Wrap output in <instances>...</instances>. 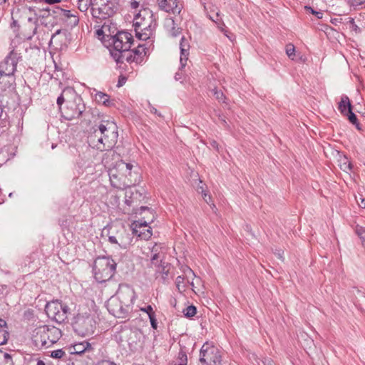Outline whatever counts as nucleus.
I'll use <instances>...</instances> for the list:
<instances>
[{
  "mask_svg": "<svg viewBox=\"0 0 365 365\" xmlns=\"http://www.w3.org/2000/svg\"><path fill=\"white\" fill-rule=\"evenodd\" d=\"M118 4L115 0H106L98 7L91 8V14L94 19L106 20L111 17L118 10Z\"/></svg>",
  "mask_w": 365,
  "mask_h": 365,
  "instance_id": "9d476101",
  "label": "nucleus"
},
{
  "mask_svg": "<svg viewBox=\"0 0 365 365\" xmlns=\"http://www.w3.org/2000/svg\"><path fill=\"white\" fill-rule=\"evenodd\" d=\"M132 168V164L123 160L117 162L114 168H110L109 178L112 187L118 190H124L130 187L132 181L128 176H131Z\"/></svg>",
  "mask_w": 365,
  "mask_h": 365,
  "instance_id": "7ed1b4c3",
  "label": "nucleus"
},
{
  "mask_svg": "<svg viewBox=\"0 0 365 365\" xmlns=\"http://www.w3.org/2000/svg\"><path fill=\"white\" fill-rule=\"evenodd\" d=\"M157 272H160V273H163V279H165V277L168 276V269H166V267L162 265V264H160L158 266V269H157Z\"/></svg>",
  "mask_w": 365,
  "mask_h": 365,
  "instance_id": "37998d69",
  "label": "nucleus"
},
{
  "mask_svg": "<svg viewBox=\"0 0 365 365\" xmlns=\"http://www.w3.org/2000/svg\"><path fill=\"white\" fill-rule=\"evenodd\" d=\"M178 359L180 360V364L182 365H187V355L184 351H180L178 354Z\"/></svg>",
  "mask_w": 365,
  "mask_h": 365,
  "instance_id": "79ce46f5",
  "label": "nucleus"
},
{
  "mask_svg": "<svg viewBox=\"0 0 365 365\" xmlns=\"http://www.w3.org/2000/svg\"><path fill=\"white\" fill-rule=\"evenodd\" d=\"M262 363L264 365H275L274 362L271 359H264Z\"/></svg>",
  "mask_w": 365,
  "mask_h": 365,
  "instance_id": "052dcab7",
  "label": "nucleus"
},
{
  "mask_svg": "<svg viewBox=\"0 0 365 365\" xmlns=\"http://www.w3.org/2000/svg\"><path fill=\"white\" fill-rule=\"evenodd\" d=\"M9 338V333L6 331V322L0 319V345L5 344Z\"/></svg>",
  "mask_w": 365,
  "mask_h": 365,
  "instance_id": "393cba45",
  "label": "nucleus"
},
{
  "mask_svg": "<svg viewBox=\"0 0 365 365\" xmlns=\"http://www.w3.org/2000/svg\"><path fill=\"white\" fill-rule=\"evenodd\" d=\"M130 4H131V7L133 9H137L140 6V1L139 0H132Z\"/></svg>",
  "mask_w": 365,
  "mask_h": 365,
  "instance_id": "13d9d810",
  "label": "nucleus"
},
{
  "mask_svg": "<svg viewBox=\"0 0 365 365\" xmlns=\"http://www.w3.org/2000/svg\"><path fill=\"white\" fill-rule=\"evenodd\" d=\"M56 14L61 16V20L68 27L73 28L77 26L79 22L78 16L72 14L69 10L58 8Z\"/></svg>",
  "mask_w": 365,
  "mask_h": 365,
  "instance_id": "dca6fc26",
  "label": "nucleus"
},
{
  "mask_svg": "<svg viewBox=\"0 0 365 365\" xmlns=\"http://www.w3.org/2000/svg\"><path fill=\"white\" fill-rule=\"evenodd\" d=\"M73 91L72 88H66L65 89H63L62 93L58 97L56 103H57V105L58 106L60 109H61V106H62V104L65 101L64 94L66 93H71Z\"/></svg>",
  "mask_w": 365,
  "mask_h": 365,
  "instance_id": "c9c22d12",
  "label": "nucleus"
},
{
  "mask_svg": "<svg viewBox=\"0 0 365 365\" xmlns=\"http://www.w3.org/2000/svg\"><path fill=\"white\" fill-rule=\"evenodd\" d=\"M118 138V126L111 120H101L93 127V132L88 137L90 146L97 150L111 149L117 143Z\"/></svg>",
  "mask_w": 365,
  "mask_h": 365,
  "instance_id": "f257e3e1",
  "label": "nucleus"
},
{
  "mask_svg": "<svg viewBox=\"0 0 365 365\" xmlns=\"http://www.w3.org/2000/svg\"><path fill=\"white\" fill-rule=\"evenodd\" d=\"M184 282V277H182V276H178L177 278H176V281H175V283H176V286L177 287L180 289V284H182Z\"/></svg>",
  "mask_w": 365,
  "mask_h": 365,
  "instance_id": "864d4df0",
  "label": "nucleus"
},
{
  "mask_svg": "<svg viewBox=\"0 0 365 365\" xmlns=\"http://www.w3.org/2000/svg\"><path fill=\"white\" fill-rule=\"evenodd\" d=\"M135 214L139 215L145 214V215L142 218L134 222L135 232H138V228L140 229L148 227V224L153 221L154 215L151 209L148 207L141 206L140 207L136 209Z\"/></svg>",
  "mask_w": 365,
  "mask_h": 365,
  "instance_id": "4468645a",
  "label": "nucleus"
},
{
  "mask_svg": "<svg viewBox=\"0 0 365 365\" xmlns=\"http://www.w3.org/2000/svg\"><path fill=\"white\" fill-rule=\"evenodd\" d=\"M147 50L148 48L144 44H139L137 48L131 50L137 64L143 62V57L147 54Z\"/></svg>",
  "mask_w": 365,
  "mask_h": 365,
  "instance_id": "412c9836",
  "label": "nucleus"
},
{
  "mask_svg": "<svg viewBox=\"0 0 365 365\" xmlns=\"http://www.w3.org/2000/svg\"><path fill=\"white\" fill-rule=\"evenodd\" d=\"M148 110L153 114L157 115L159 117H163L162 114L158 111V110L150 103H148Z\"/></svg>",
  "mask_w": 365,
  "mask_h": 365,
  "instance_id": "8fccbe9b",
  "label": "nucleus"
},
{
  "mask_svg": "<svg viewBox=\"0 0 365 365\" xmlns=\"http://www.w3.org/2000/svg\"><path fill=\"white\" fill-rule=\"evenodd\" d=\"M95 328L96 322L89 314H78L76 318V321L73 323V329L75 331L81 336L93 334Z\"/></svg>",
  "mask_w": 365,
  "mask_h": 365,
  "instance_id": "6e6552de",
  "label": "nucleus"
},
{
  "mask_svg": "<svg viewBox=\"0 0 365 365\" xmlns=\"http://www.w3.org/2000/svg\"><path fill=\"white\" fill-rule=\"evenodd\" d=\"M140 310L148 314V317L153 316L155 314L153 309L151 305H148L146 307L141 308Z\"/></svg>",
  "mask_w": 365,
  "mask_h": 365,
  "instance_id": "a18cd8bd",
  "label": "nucleus"
},
{
  "mask_svg": "<svg viewBox=\"0 0 365 365\" xmlns=\"http://www.w3.org/2000/svg\"><path fill=\"white\" fill-rule=\"evenodd\" d=\"M107 307L108 312L117 318H125L130 311L129 308L124 306V304L120 302V299L115 296L109 299L107 303Z\"/></svg>",
  "mask_w": 365,
  "mask_h": 365,
  "instance_id": "ddd939ff",
  "label": "nucleus"
},
{
  "mask_svg": "<svg viewBox=\"0 0 365 365\" xmlns=\"http://www.w3.org/2000/svg\"><path fill=\"white\" fill-rule=\"evenodd\" d=\"M286 53L290 59L294 60L295 57V48L293 44L289 43L286 46Z\"/></svg>",
  "mask_w": 365,
  "mask_h": 365,
  "instance_id": "e433bc0d",
  "label": "nucleus"
},
{
  "mask_svg": "<svg viewBox=\"0 0 365 365\" xmlns=\"http://www.w3.org/2000/svg\"><path fill=\"white\" fill-rule=\"evenodd\" d=\"M36 365H46L43 360L38 359L37 361Z\"/></svg>",
  "mask_w": 365,
  "mask_h": 365,
  "instance_id": "774afa93",
  "label": "nucleus"
},
{
  "mask_svg": "<svg viewBox=\"0 0 365 365\" xmlns=\"http://www.w3.org/2000/svg\"><path fill=\"white\" fill-rule=\"evenodd\" d=\"M359 206L363 208H365V198H361V202H359Z\"/></svg>",
  "mask_w": 365,
  "mask_h": 365,
  "instance_id": "69168bd1",
  "label": "nucleus"
},
{
  "mask_svg": "<svg viewBox=\"0 0 365 365\" xmlns=\"http://www.w3.org/2000/svg\"><path fill=\"white\" fill-rule=\"evenodd\" d=\"M213 96L215 97L217 100L219 101L225 102L224 100L225 98L224 93L221 91H218L217 89H213L212 91Z\"/></svg>",
  "mask_w": 365,
  "mask_h": 365,
  "instance_id": "a19ab883",
  "label": "nucleus"
},
{
  "mask_svg": "<svg viewBox=\"0 0 365 365\" xmlns=\"http://www.w3.org/2000/svg\"><path fill=\"white\" fill-rule=\"evenodd\" d=\"M182 65L180 64V68H179V71L175 73V81H182L184 77V74L182 73Z\"/></svg>",
  "mask_w": 365,
  "mask_h": 365,
  "instance_id": "49530a36",
  "label": "nucleus"
},
{
  "mask_svg": "<svg viewBox=\"0 0 365 365\" xmlns=\"http://www.w3.org/2000/svg\"><path fill=\"white\" fill-rule=\"evenodd\" d=\"M110 53L118 63H123L124 61L129 63L135 62V58H134L133 52L130 49L125 50L122 52H110Z\"/></svg>",
  "mask_w": 365,
  "mask_h": 365,
  "instance_id": "6ab92c4d",
  "label": "nucleus"
},
{
  "mask_svg": "<svg viewBox=\"0 0 365 365\" xmlns=\"http://www.w3.org/2000/svg\"><path fill=\"white\" fill-rule=\"evenodd\" d=\"M332 24H335V25H337L339 23H341L342 22V18L341 17H339V18H335L332 21H331Z\"/></svg>",
  "mask_w": 365,
  "mask_h": 365,
  "instance_id": "0e129e2a",
  "label": "nucleus"
},
{
  "mask_svg": "<svg viewBox=\"0 0 365 365\" xmlns=\"http://www.w3.org/2000/svg\"><path fill=\"white\" fill-rule=\"evenodd\" d=\"M91 4V0H78V8L82 11H86Z\"/></svg>",
  "mask_w": 365,
  "mask_h": 365,
  "instance_id": "473e14b6",
  "label": "nucleus"
},
{
  "mask_svg": "<svg viewBox=\"0 0 365 365\" xmlns=\"http://www.w3.org/2000/svg\"><path fill=\"white\" fill-rule=\"evenodd\" d=\"M53 11V8L50 9L49 7H46L43 9H38L37 12V18L38 20L42 24V21H45L47 18H49V15Z\"/></svg>",
  "mask_w": 365,
  "mask_h": 365,
  "instance_id": "c85d7f7f",
  "label": "nucleus"
},
{
  "mask_svg": "<svg viewBox=\"0 0 365 365\" xmlns=\"http://www.w3.org/2000/svg\"><path fill=\"white\" fill-rule=\"evenodd\" d=\"M66 355L65 351L62 349H57L51 351V356L53 359H61Z\"/></svg>",
  "mask_w": 365,
  "mask_h": 365,
  "instance_id": "ea45409f",
  "label": "nucleus"
},
{
  "mask_svg": "<svg viewBox=\"0 0 365 365\" xmlns=\"http://www.w3.org/2000/svg\"><path fill=\"white\" fill-rule=\"evenodd\" d=\"M352 6H358L365 3V0H349Z\"/></svg>",
  "mask_w": 365,
  "mask_h": 365,
  "instance_id": "603ef678",
  "label": "nucleus"
},
{
  "mask_svg": "<svg viewBox=\"0 0 365 365\" xmlns=\"http://www.w3.org/2000/svg\"><path fill=\"white\" fill-rule=\"evenodd\" d=\"M150 324L153 329H156L158 327V323L155 318V314L149 317Z\"/></svg>",
  "mask_w": 365,
  "mask_h": 365,
  "instance_id": "3c124183",
  "label": "nucleus"
},
{
  "mask_svg": "<svg viewBox=\"0 0 365 365\" xmlns=\"http://www.w3.org/2000/svg\"><path fill=\"white\" fill-rule=\"evenodd\" d=\"M45 311L49 318L59 324L65 322L70 313L69 307L58 300L48 302Z\"/></svg>",
  "mask_w": 365,
  "mask_h": 365,
  "instance_id": "0eeeda50",
  "label": "nucleus"
},
{
  "mask_svg": "<svg viewBox=\"0 0 365 365\" xmlns=\"http://www.w3.org/2000/svg\"><path fill=\"white\" fill-rule=\"evenodd\" d=\"M356 232L360 238H365V228L362 227H357L356 228Z\"/></svg>",
  "mask_w": 365,
  "mask_h": 365,
  "instance_id": "de8ad7c7",
  "label": "nucleus"
},
{
  "mask_svg": "<svg viewBox=\"0 0 365 365\" xmlns=\"http://www.w3.org/2000/svg\"><path fill=\"white\" fill-rule=\"evenodd\" d=\"M141 336L142 333L139 330L125 328L115 335V339L124 350L134 352L140 346Z\"/></svg>",
  "mask_w": 365,
  "mask_h": 365,
  "instance_id": "423d86ee",
  "label": "nucleus"
},
{
  "mask_svg": "<svg viewBox=\"0 0 365 365\" xmlns=\"http://www.w3.org/2000/svg\"><path fill=\"white\" fill-rule=\"evenodd\" d=\"M106 28H108V25H106V24H104L103 26H102V29H98L97 30V34L98 36H101V35L103 34L104 33V31Z\"/></svg>",
  "mask_w": 365,
  "mask_h": 365,
  "instance_id": "6e6d98bb",
  "label": "nucleus"
},
{
  "mask_svg": "<svg viewBox=\"0 0 365 365\" xmlns=\"http://www.w3.org/2000/svg\"><path fill=\"white\" fill-rule=\"evenodd\" d=\"M338 108L343 115L347 113V110L352 108V106L347 96L343 95L341 97V101L339 103Z\"/></svg>",
  "mask_w": 365,
  "mask_h": 365,
  "instance_id": "b1692460",
  "label": "nucleus"
},
{
  "mask_svg": "<svg viewBox=\"0 0 365 365\" xmlns=\"http://www.w3.org/2000/svg\"><path fill=\"white\" fill-rule=\"evenodd\" d=\"M45 331L47 334V336L48 338V341L47 344L51 346L53 344L56 343L59 339L61 337V331L60 329L53 327V326H48L45 325Z\"/></svg>",
  "mask_w": 365,
  "mask_h": 365,
  "instance_id": "aec40b11",
  "label": "nucleus"
},
{
  "mask_svg": "<svg viewBox=\"0 0 365 365\" xmlns=\"http://www.w3.org/2000/svg\"><path fill=\"white\" fill-rule=\"evenodd\" d=\"M126 81V78L123 76H120L118 82V87L123 86Z\"/></svg>",
  "mask_w": 365,
  "mask_h": 365,
  "instance_id": "4d7b16f0",
  "label": "nucleus"
},
{
  "mask_svg": "<svg viewBox=\"0 0 365 365\" xmlns=\"http://www.w3.org/2000/svg\"><path fill=\"white\" fill-rule=\"evenodd\" d=\"M115 297L120 299V302L124 304L126 307L131 309V307L135 299V292L130 287H126L123 290H119L117 292Z\"/></svg>",
  "mask_w": 365,
  "mask_h": 365,
  "instance_id": "f3484780",
  "label": "nucleus"
},
{
  "mask_svg": "<svg viewBox=\"0 0 365 365\" xmlns=\"http://www.w3.org/2000/svg\"><path fill=\"white\" fill-rule=\"evenodd\" d=\"M108 241L110 243H113V244H118L117 239H116V237L115 236H109L108 237Z\"/></svg>",
  "mask_w": 365,
  "mask_h": 365,
  "instance_id": "e2e57ef3",
  "label": "nucleus"
},
{
  "mask_svg": "<svg viewBox=\"0 0 365 365\" xmlns=\"http://www.w3.org/2000/svg\"><path fill=\"white\" fill-rule=\"evenodd\" d=\"M102 364H103V365H116L115 363H113V362H110V361H103L102 362Z\"/></svg>",
  "mask_w": 365,
  "mask_h": 365,
  "instance_id": "338daca9",
  "label": "nucleus"
},
{
  "mask_svg": "<svg viewBox=\"0 0 365 365\" xmlns=\"http://www.w3.org/2000/svg\"><path fill=\"white\" fill-rule=\"evenodd\" d=\"M92 349L91 344L84 341L80 343L75 344L73 346V353L81 354L86 351H88Z\"/></svg>",
  "mask_w": 365,
  "mask_h": 365,
  "instance_id": "5701e85b",
  "label": "nucleus"
},
{
  "mask_svg": "<svg viewBox=\"0 0 365 365\" xmlns=\"http://www.w3.org/2000/svg\"><path fill=\"white\" fill-rule=\"evenodd\" d=\"M58 7H53V11L48 16L49 18H47L45 21H42V25H44L46 27H53L55 25L58 24V20H61V16L56 15V11Z\"/></svg>",
  "mask_w": 365,
  "mask_h": 365,
  "instance_id": "4be33fe9",
  "label": "nucleus"
},
{
  "mask_svg": "<svg viewBox=\"0 0 365 365\" xmlns=\"http://www.w3.org/2000/svg\"><path fill=\"white\" fill-rule=\"evenodd\" d=\"M159 9L165 12H170L172 8L169 6V0H158Z\"/></svg>",
  "mask_w": 365,
  "mask_h": 365,
  "instance_id": "f704fd0d",
  "label": "nucleus"
},
{
  "mask_svg": "<svg viewBox=\"0 0 365 365\" xmlns=\"http://www.w3.org/2000/svg\"><path fill=\"white\" fill-rule=\"evenodd\" d=\"M140 196V194L137 191L134 192L131 189L126 190L125 202L126 205L131 206L134 203L135 200L138 199V197Z\"/></svg>",
  "mask_w": 365,
  "mask_h": 365,
  "instance_id": "a878e982",
  "label": "nucleus"
},
{
  "mask_svg": "<svg viewBox=\"0 0 365 365\" xmlns=\"http://www.w3.org/2000/svg\"><path fill=\"white\" fill-rule=\"evenodd\" d=\"M21 59V53L13 50L1 63L0 85L4 83V85L2 86L3 89L6 90V88H10L13 84L14 81L13 76L16 70V65Z\"/></svg>",
  "mask_w": 365,
  "mask_h": 365,
  "instance_id": "20e7f679",
  "label": "nucleus"
},
{
  "mask_svg": "<svg viewBox=\"0 0 365 365\" xmlns=\"http://www.w3.org/2000/svg\"><path fill=\"white\" fill-rule=\"evenodd\" d=\"M95 98L98 103L106 106H110L112 104L110 101V96L104 93L98 92L95 96Z\"/></svg>",
  "mask_w": 365,
  "mask_h": 365,
  "instance_id": "cd10ccee",
  "label": "nucleus"
},
{
  "mask_svg": "<svg viewBox=\"0 0 365 365\" xmlns=\"http://www.w3.org/2000/svg\"><path fill=\"white\" fill-rule=\"evenodd\" d=\"M345 24L349 25L350 28L356 29L357 26L355 24L354 19L351 17H347L344 19Z\"/></svg>",
  "mask_w": 365,
  "mask_h": 365,
  "instance_id": "c03bdc74",
  "label": "nucleus"
},
{
  "mask_svg": "<svg viewBox=\"0 0 365 365\" xmlns=\"http://www.w3.org/2000/svg\"><path fill=\"white\" fill-rule=\"evenodd\" d=\"M116 263L109 257H98L93 264V272L96 280L99 282H105L109 280L114 274Z\"/></svg>",
  "mask_w": 365,
  "mask_h": 365,
  "instance_id": "39448f33",
  "label": "nucleus"
},
{
  "mask_svg": "<svg viewBox=\"0 0 365 365\" xmlns=\"http://www.w3.org/2000/svg\"><path fill=\"white\" fill-rule=\"evenodd\" d=\"M156 26V19L153 11L148 8L140 10L134 17L135 36L140 40L149 39L153 35Z\"/></svg>",
  "mask_w": 365,
  "mask_h": 365,
  "instance_id": "f03ea898",
  "label": "nucleus"
},
{
  "mask_svg": "<svg viewBox=\"0 0 365 365\" xmlns=\"http://www.w3.org/2000/svg\"><path fill=\"white\" fill-rule=\"evenodd\" d=\"M4 357L5 361V365H14L12 357L9 354L5 353Z\"/></svg>",
  "mask_w": 365,
  "mask_h": 365,
  "instance_id": "09e8293b",
  "label": "nucleus"
},
{
  "mask_svg": "<svg viewBox=\"0 0 365 365\" xmlns=\"http://www.w3.org/2000/svg\"><path fill=\"white\" fill-rule=\"evenodd\" d=\"M169 6L172 8L170 12L173 14H180L182 9V6L178 2V0H169Z\"/></svg>",
  "mask_w": 365,
  "mask_h": 365,
  "instance_id": "2f4dec72",
  "label": "nucleus"
},
{
  "mask_svg": "<svg viewBox=\"0 0 365 365\" xmlns=\"http://www.w3.org/2000/svg\"><path fill=\"white\" fill-rule=\"evenodd\" d=\"M61 33V29H58L57 30L52 36H51V41H50V43H51L53 42V41L56 38V37L59 35Z\"/></svg>",
  "mask_w": 365,
  "mask_h": 365,
  "instance_id": "680f3d73",
  "label": "nucleus"
},
{
  "mask_svg": "<svg viewBox=\"0 0 365 365\" xmlns=\"http://www.w3.org/2000/svg\"><path fill=\"white\" fill-rule=\"evenodd\" d=\"M166 26L168 27H171V29L169 30V34L171 36L177 37L181 34L182 29L175 26L174 20L168 19L166 22Z\"/></svg>",
  "mask_w": 365,
  "mask_h": 365,
  "instance_id": "bb28decb",
  "label": "nucleus"
},
{
  "mask_svg": "<svg viewBox=\"0 0 365 365\" xmlns=\"http://www.w3.org/2000/svg\"><path fill=\"white\" fill-rule=\"evenodd\" d=\"M150 227H149L144 231L138 230V236L140 237L143 240H148L152 236V232L150 231Z\"/></svg>",
  "mask_w": 365,
  "mask_h": 365,
  "instance_id": "4c0bfd02",
  "label": "nucleus"
},
{
  "mask_svg": "<svg viewBox=\"0 0 365 365\" xmlns=\"http://www.w3.org/2000/svg\"><path fill=\"white\" fill-rule=\"evenodd\" d=\"M32 341L35 346L39 349L51 346L50 344H47L48 338L43 326L39 327L34 330Z\"/></svg>",
  "mask_w": 365,
  "mask_h": 365,
  "instance_id": "2eb2a0df",
  "label": "nucleus"
},
{
  "mask_svg": "<svg viewBox=\"0 0 365 365\" xmlns=\"http://www.w3.org/2000/svg\"><path fill=\"white\" fill-rule=\"evenodd\" d=\"M132 35L128 32H118L112 36L114 51L111 52H122L130 50L132 43Z\"/></svg>",
  "mask_w": 365,
  "mask_h": 365,
  "instance_id": "f8f14e48",
  "label": "nucleus"
},
{
  "mask_svg": "<svg viewBox=\"0 0 365 365\" xmlns=\"http://www.w3.org/2000/svg\"><path fill=\"white\" fill-rule=\"evenodd\" d=\"M344 115L347 116L350 123L355 125L358 130L361 129L358 123L356 115L352 112V108L347 110V113L344 114Z\"/></svg>",
  "mask_w": 365,
  "mask_h": 365,
  "instance_id": "7c9ffc66",
  "label": "nucleus"
},
{
  "mask_svg": "<svg viewBox=\"0 0 365 365\" xmlns=\"http://www.w3.org/2000/svg\"><path fill=\"white\" fill-rule=\"evenodd\" d=\"M196 313H197V309L193 305L188 306L187 308H185L183 310L184 315L187 318L194 317L196 314Z\"/></svg>",
  "mask_w": 365,
  "mask_h": 365,
  "instance_id": "72a5a7b5",
  "label": "nucleus"
},
{
  "mask_svg": "<svg viewBox=\"0 0 365 365\" xmlns=\"http://www.w3.org/2000/svg\"><path fill=\"white\" fill-rule=\"evenodd\" d=\"M283 254H284V251L281 249H276L275 250V252H274V255L279 259H283Z\"/></svg>",
  "mask_w": 365,
  "mask_h": 365,
  "instance_id": "5fc2aeb1",
  "label": "nucleus"
},
{
  "mask_svg": "<svg viewBox=\"0 0 365 365\" xmlns=\"http://www.w3.org/2000/svg\"><path fill=\"white\" fill-rule=\"evenodd\" d=\"M153 252H157V250L155 249V247H153ZM160 259V255L159 253L155 252L153 255L151 257L150 261L153 264H155V266L160 265L159 262H161V260Z\"/></svg>",
  "mask_w": 365,
  "mask_h": 365,
  "instance_id": "58836bf2",
  "label": "nucleus"
},
{
  "mask_svg": "<svg viewBox=\"0 0 365 365\" xmlns=\"http://www.w3.org/2000/svg\"><path fill=\"white\" fill-rule=\"evenodd\" d=\"M86 106L81 97H76L73 101L67 103L66 108L61 110L62 117L66 120H72L79 118L85 111Z\"/></svg>",
  "mask_w": 365,
  "mask_h": 365,
  "instance_id": "1a4fd4ad",
  "label": "nucleus"
},
{
  "mask_svg": "<svg viewBox=\"0 0 365 365\" xmlns=\"http://www.w3.org/2000/svg\"><path fill=\"white\" fill-rule=\"evenodd\" d=\"M28 12L29 13V16H28L27 21L28 22L35 25L34 33H36V31L37 29L36 24L38 21L37 18V12L35 10L32 9L31 8L28 9Z\"/></svg>",
  "mask_w": 365,
  "mask_h": 365,
  "instance_id": "c756f323",
  "label": "nucleus"
},
{
  "mask_svg": "<svg viewBox=\"0 0 365 365\" xmlns=\"http://www.w3.org/2000/svg\"><path fill=\"white\" fill-rule=\"evenodd\" d=\"M221 356L217 348L205 344L200 351V361L203 365H215L220 363Z\"/></svg>",
  "mask_w": 365,
  "mask_h": 365,
  "instance_id": "9b49d317",
  "label": "nucleus"
},
{
  "mask_svg": "<svg viewBox=\"0 0 365 365\" xmlns=\"http://www.w3.org/2000/svg\"><path fill=\"white\" fill-rule=\"evenodd\" d=\"M190 43L188 39L185 37L182 36L180 43V64L182 65V68H185L187 63V61L188 60L189 51H190Z\"/></svg>",
  "mask_w": 365,
  "mask_h": 365,
  "instance_id": "a211bd4d",
  "label": "nucleus"
},
{
  "mask_svg": "<svg viewBox=\"0 0 365 365\" xmlns=\"http://www.w3.org/2000/svg\"><path fill=\"white\" fill-rule=\"evenodd\" d=\"M34 1H36V2L37 1H39V2L43 1V2L46 3V4H50V5L53 4L59 1V0H34Z\"/></svg>",
  "mask_w": 365,
  "mask_h": 365,
  "instance_id": "bf43d9fd",
  "label": "nucleus"
}]
</instances>
